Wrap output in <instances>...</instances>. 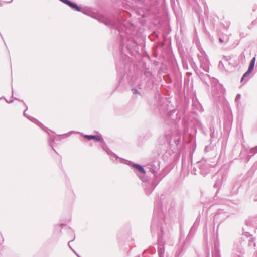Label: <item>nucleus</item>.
<instances>
[{
  "label": "nucleus",
  "instance_id": "nucleus-8",
  "mask_svg": "<svg viewBox=\"0 0 257 257\" xmlns=\"http://www.w3.org/2000/svg\"><path fill=\"white\" fill-rule=\"evenodd\" d=\"M74 253L77 255V256L78 257H80V256L79 254H78L77 253H76L75 251H74Z\"/></svg>",
  "mask_w": 257,
  "mask_h": 257
},
{
  "label": "nucleus",
  "instance_id": "nucleus-3",
  "mask_svg": "<svg viewBox=\"0 0 257 257\" xmlns=\"http://www.w3.org/2000/svg\"><path fill=\"white\" fill-rule=\"evenodd\" d=\"M255 60H256L255 57H253L252 59V60L250 63L248 69L249 70V72H251L252 71L254 66Z\"/></svg>",
  "mask_w": 257,
  "mask_h": 257
},
{
  "label": "nucleus",
  "instance_id": "nucleus-10",
  "mask_svg": "<svg viewBox=\"0 0 257 257\" xmlns=\"http://www.w3.org/2000/svg\"><path fill=\"white\" fill-rule=\"evenodd\" d=\"M57 227H60V225H58Z\"/></svg>",
  "mask_w": 257,
  "mask_h": 257
},
{
  "label": "nucleus",
  "instance_id": "nucleus-4",
  "mask_svg": "<svg viewBox=\"0 0 257 257\" xmlns=\"http://www.w3.org/2000/svg\"><path fill=\"white\" fill-rule=\"evenodd\" d=\"M133 166L134 168L137 169L140 172L143 174H145V171L144 170V168L140 165L134 164Z\"/></svg>",
  "mask_w": 257,
  "mask_h": 257
},
{
  "label": "nucleus",
  "instance_id": "nucleus-2",
  "mask_svg": "<svg viewBox=\"0 0 257 257\" xmlns=\"http://www.w3.org/2000/svg\"><path fill=\"white\" fill-rule=\"evenodd\" d=\"M27 110V108H26V109L24 112V115L25 116L27 117L29 120H30L32 122H33L35 123L36 124H37V125L40 126V125H41V124L37 120H36L35 118H33L32 117H30V116H29V117H27V116L26 113V111Z\"/></svg>",
  "mask_w": 257,
  "mask_h": 257
},
{
  "label": "nucleus",
  "instance_id": "nucleus-5",
  "mask_svg": "<svg viewBox=\"0 0 257 257\" xmlns=\"http://www.w3.org/2000/svg\"><path fill=\"white\" fill-rule=\"evenodd\" d=\"M250 73L251 72H249V70H248L243 75L241 81L242 82L243 80V79Z\"/></svg>",
  "mask_w": 257,
  "mask_h": 257
},
{
  "label": "nucleus",
  "instance_id": "nucleus-6",
  "mask_svg": "<svg viewBox=\"0 0 257 257\" xmlns=\"http://www.w3.org/2000/svg\"><path fill=\"white\" fill-rule=\"evenodd\" d=\"M74 133H75V132H70L68 133L63 134V135H61V136L62 137V138H63L64 137H67L69 136L71 134Z\"/></svg>",
  "mask_w": 257,
  "mask_h": 257
},
{
  "label": "nucleus",
  "instance_id": "nucleus-7",
  "mask_svg": "<svg viewBox=\"0 0 257 257\" xmlns=\"http://www.w3.org/2000/svg\"><path fill=\"white\" fill-rule=\"evenodd\" d=\"M219 42H221V43H222V42H223V40H222L221 38H219Z\"/></svg>",
  "mask_w": 257,
  "mask_h": 257
},
{
  "label": "nucleus",
  "instance_id": "nucleus-1",
  "mask_svg": "<svg viewBox=\"0 0 257 257\" xmlns=\"http://www.w3.org/2000/svg\"><path fill=\"white\" fill-rule=\"evenodd\" d=\"M84 137L88 139L89 140L93 139L96 141H101L102 140V137L98 135H85Z\"/></svg>",
  "mask_w": 257,
  "mask_h": 257
},
{
  "label": "nucleus",
  "instance_id": "nucleus-9",
  "mask_svg": "<svg viewBox=\"0 0 257 257\" xmlns=\"http://www.w3.org/2000/svg\"><path fill=\"white\" fill-rule=\"evenodd\" d=\"M71 241H70V242H69V243H68V245H69V247H70V248H71V245H70V243H71Z\"/></svg>",
  "mask_w": 257,
  "mask_h": 257
}]
</instances>
